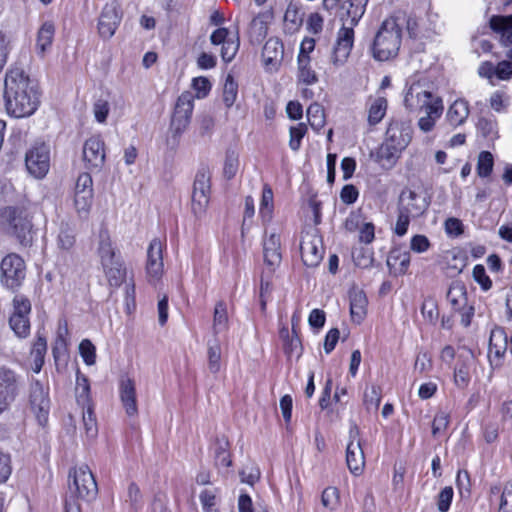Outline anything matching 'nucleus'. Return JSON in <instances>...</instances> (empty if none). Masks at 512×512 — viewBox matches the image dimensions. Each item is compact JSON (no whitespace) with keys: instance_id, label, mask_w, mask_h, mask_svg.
<instances>
[{"instance_id":"69168bd1","label":"nucleus","mask_w":512,"mask_h":512,"mask_svg":"<svg viewBox=\"0 0 512 512\" xmlns=\"http://www.w3.org/2000/svg\"><path fill=\"white\" fill-rule=\"evenodd\" d=\"M499 512H512V482L506 483L499 498Z\"/></svg>"},{"instance_id":"6e6552de","label":"nucleus","mask_w":512,"mask_h":512,"mask_svg":"<svg viewBox=\"0 0 512 512\" xmlns=\"http://www.w3.org/2000/svg\"><path fill=\"white\" fill-rule=\"evenodd\" d=\"M194 109V96L189 91H184L177 99L171 118L167 145L174 149L179 145L181 136L187 130Z\"/></svg>"},{"instance_id":"4be33fe9","label":"nucleus","mask_w":512,"mask_h":512,"mask_svg":"<svg viewBox=\"0 0 512 512\" xmlns=\"http://www.w3.org/2000/svg\"><path fill=\"white\" fill-rule=\"evenodd\" d=\"M145 269L150 283H156L163 275V243L157 238L149 244Z\"/></svg>"},{"instance_id":"6ab92c4d","label":"nucleus","mask_w":512,"mask_h":512,"mask_svg":"<svg viewBox=\"0 0 512 512\" xmlns=\"http://www.w3.org/2000/svg\"><path fill=\"white\" fill-rule=\"evenodd\" d=\"M210 41L213 45H221V57L226 63L231 62L240 47L238 31L232 33L227 28H218L210 35Z\"/></svg>"},{"instance_id":"864d4df0","label":"nucleus","mask_w":512,"mask_h":512,"mask_svg":"<svg viewBox=\"0 0 512 512\" xmlns=\"http://www.w3.org/2000/svg\"><path fill=\"white\" fill-rule=\"evenodd\" d=\"M471 380L470 370L466 363H458L454 370V383L458 388H466Z\"/></svg>"},{"instance_id":"4d7b16f0","label":"nucleus","mask_w":512,"mask_h":512,"mask_svg":"<svg viewBox=\"0 0 512 512\" xmlns=\"http://www.w3.org/2000/svg\"><path fill=\"white\" fill-rule=\"evenodd\" d=\"M79 353L86 365L91 366L96 362V348L93 343L84 339L79 345Z\"/></svg>"},{"instance_id":"603ef678","label":"nucleus","mask_w":512,"mask_h":512,"mask_svg":"<svg viewBox=\"0 0 512 512\" xmlns=\"http://www.w3.org/2000/svg\"><path fill=\"white\" fill-rule=\"evenodd\" d=\"M477 128L481 134L488 139H494L497 137V122L492 117H481L477 123Z\"/></svg>"},{"instance_id":"09e8293b","label":"nucleus","mask_w":512,"mask_h":512,"mask_svg":"<svg viewBox=\"0 0 512 512\" xmlns=\"http://www.w3.org/2000/svg\"><path fill=\"white\" fill-rule=\"evenodd\" d=\"M381 402V390L378 386L372 385L364 391V404L367 410H377Z\"/></svg>"},{"instance_id":"39448f33","label":"nucleus","mask_w":512,"mask_h":512,"mask_svg":"<svg viewBox=\"0 0 512 512\" xmlns=\"http://www.w3.org/2000/svg\"><path fill=\"white\" fill-rule=\"evenodd\" d=\"M69 477L72 479L69 482L71 495L65 500V512H81L80 504L74 497L82 499L94 497L97 492V483L86 465L74 468Z\"/></svg>"},{"instance_id":"13d9d810","label":"nucleus","mask_w":512,"mask_h":512,"mask_svg":"<svg viewBox=\"0 0 512 512\" xmlns=\"http://www.w3.org/2000/svg\"><path fill=\"white\" fill-rule=\"evenodd\" d=\"M339 491L335 487H327L323 490L321 495L322 505L330 510H334L339 505Z\"/></svg>"},{"instance_id":"b1692460","label":"nucleus","mask_w":512,"mask_h":512,"mask_svg":"<svg viewBox=\"0 0 512 512\" xmlns=\"http://www.w3.org/2000/svg\"><path fill=\"white\" fill-rule=\"evenodd\" d=\"M284 45L277 37L269 38L262 50V63L266 72H277L283 62Z\"/></svg>"},{"instance_id":"37998d69","label":"nucleus","mask_w":512,"mask_h":512,"mask_svg":"<svg viewBox=\"0 0 512 512\" xmlns=\"http://www.w3.org/2000/svg\"><path fill=\"white\" fill-rule=\"evenodd\" d=\"M307 119L315 131L321 130L325 125V114L323 107L318 103L311 104L307 109Z\"/></svg>"},{"instance_id":"6e6d98bb","label":"nucleus","mask_w":512,"mask_h":512,"mask_svg":"<svg viewBox=\"0 0 512 512\" xmlns=\"http://www.w3.org/2000/svg\"><path fill=\"white\" fill-rule=\"evenodd\" d=\"M13 471L11 454L0 450V485L6 483Z\"/></svg>"},{"instance_id":"680f3d73","label":"nucleus","mask_w":512,"mask_h":512,"mask_svg":"<svg viewBox=\"0 0 512 512\" xmlns=\"http://www.w3.org/2000/svg\"><path fill=\"white\" fill-rule=\"evenodd\" d=\"M110 112V104L105 99H98L93 104V115L95 117V120L100 123L104 124L107 120V117Z\"/></svg>"},{"instance_id":"ea45409f","label":"nucleus","mask_w":512,"mask_h":512,"mask_svg":"<svg viewBox=\"0 0 512 512\" xmlns=\"http://www.w3.org/2000/svg\"><path fill=\"white\" fill-rule=\"evenodd\" d=\"M75 392L78 404L83 408L90 406V384L88 378L79 372L76 377Z\"/></svg>"},{"instance_id":"f3484780","label":"nucleus","mask_w":512,"mask_h":512,"mask_svg":"<svg viewBox=\"0 0 512 512\" xmlns=\"http://www.w3.org/2000/svg\"><path fill=\"white\" fill-rule=\"evenodd\" d=\"M29 403L39 424L45 425L50 411V398L48 388L44 387L38 380L31 384Z\"/></svg>"},{"instance_id":"bf43d9fd","label":"nucleus","mask_w":512,"mask_h":512,"mask_svg":"<svg viewBox=\"0 0 512 512\" xmlns=\"http://www.w3.org/2000/svg\"><path fill=\"white\" fill-rule=\"evenodd\" d=\"M200 503L204 512H218L216 509V493L210 489H204L199 495Z\"/></svg>"},{"instance_id":"4468645a","label":"nucleus","mask_w":512,"mask_h":512,"mask_svg":"<svg viewBox=\"0 0 512 512\" xmlns=\"http://www.w3.org/2000/svg\"><path fill=\"white\" fill-rule=\"evenodd\" d=\"M451 307L460 314L461 324L468 327L474 316V307L469 304L467 291L462 283H453L447 293Z\"/></svg>"},{"instance_id":"a211bd4d","label":"nucleus","mask_w":512,"mask_h":512,"mask_svg":"<svg viewBox=\"0 0 512 512\" xmlns=\"http://www.w3.org/2000/svg\"><path fill=\"white\" fill-rule=\"evenodd\" d=\"M346 463L350 472L354 475H360L364 470L365 456L359 439V429L356 425L351 426L349 430Z\"/></svg>"},{"instance_id":"338daca9","label":"nucleus","mask_w":512,"mask_h":512,"mask_svg":"<svg viewBox=\"0 0 512 512\" xmlns=\"http://www.w3.org/2000/svg\"><path fill=\"white\" fill-rule=\"evenodd\" d=\"M324 26V18L318 12H313L308 15L306 21V29L313 35H318L322 32Z\"/></svg>"},{"instance_id":"4c0bfd02","label":"nucleus","mask_w":512,"mask_h":512,"mask_svg":"<svg viewBox=\"0 0 512 512\" xmlns=\"http://www.w3.org/2000/svg\"><path fill=\"white\" fill-rule=\"evenodd\" d=\"M47 352L46 338L40 334L37 335L31 349V357L33 358L32 369L35 373H39L44 364V358Z\"/></svg>"},{"instance_id":"a18cd8bd","label":"nucleus","mask_w":512,"mask_h":512,"mask_svg":"<svg viewBox=\"0 0 512 512\" xmlns=\"http://www.w3.org/2000/svg\"><path fill=\"white\" fill-rule=\"evenodd\" d=\"M239 169V153L235 150H227L224 159L223 173L226 178H233Z\"/></svg>"},{"instance_id":"20e7f679","label":"nucleus","mask_w":512,"mask_h":512,"mask_svg":"<svg viewBox=\"0 0 512 512\" xmlns=\"http://www.w3.org/2000/svg\"><path fill=\"white\" fill-rule=\"evenodd\" d=\"M274 194L272 188L265 184L262 189V196L259 204V216L262 223L267 227L273 218ZM263 257L266 266L274 271L282 261L280 234L275 230L265 229L263 238Z\"/></svg>"},{"instance_id":"72a5a7b5","label":"nucleus","mask_w":512,"mask_h":512,"mask_svg":"<svg viewBox=\"0 0 512 512\" xmlns=\"http://www.w3.org/2000/svg\"><path fill=\"white\" fill-rule=\"evenodd\" d=\"M229 328L227 305L224 301L216 303L213 314L212 331L214 336L226 332Z\"/></svg>"},{"instance_id":"ddd939ff","label":"nucleus","mask_w":512,"mask_h":512,"mask_svg":"<svg viewBox=\"0 0 512 512\" xmlns=\"http://www.w3.org/2000/svg\"><path fill=\"white\" fill-rule=\"evenodd\" d=\"M210 177L205 172L196 175L192 193L191 210L193 215L201 220L206 216L210 202Z\"/></svg>"},{"instance_id":"a19ab883","label":"nucleus","mask_w":512,"mask_h":512,"mask_svg":"<svg viewBox=\"0 0 512 512\" xmlns=\"http://www.w3.org/2000/svg\"><path fill=\"white\" fill-rule=\"evenodd\" d=\"M69 330L65 319L58 322L55 344L53 346V355L57 358L58 353L65 351L68 345Z\"/></svg>"},{"instance_id":"a878e982","label":"nucleus","mask_w":512,"mask_h":512,"mask_svg":"<svg viewBox=\"0 0 512 512\" xmlns=\"http://www.w3.org/2000/svg\"><path fill=\"white\" fill-rule=\"evenodd\" d=\"M119 397L122 406L128 416H136L138 413L136 384L129 377H122L119 382Z\"/></svg>"},{"instance_id":"e433bc0d","label":"nucleus","mask_w":512,"mask_h":512,"mask_svg":"<svg viewBox=\"0 0 512 512\" xmlns=\"http://www.w3.org/2000/svg\"><path fill=\"white\" fill-rule=\"evenodd\" d=\"M279 335L283 342V348L285 353L289 357H299L301 354L302 346L301 341L299 337L295 334V332L293 331V333L290 334L289 329L287 327H283L280 329Z\"/></svg>"},{"instance_id":"de8ad7c7","label":"nucleus","mask_w":512,"mask_h":512,"mask_svg":"<svg viewBox=\"0 0 512 512\" xmlns=\"http://www.w3.org/2000/svg\"><path fill=\"white\" fill-rule=\"evenodd\" d=\"M31 312V303L23 295H16L13 299V312L10 318L29 317Z\"/></svg>"},{"instance_id":"c03bdc74","label":"nucleus","mask_w":512,"mask_h":512,"mask_svg":"<svg viewBox=\"0 0 512 512\" xmlns=\"http://www.w3.org/2000/svg\"><path fill=\"white\" fill-rule=\"evenodd\" d=\"M238 95V84L232 75H227L223 86L222 100L227 108L233 106Z\"/></svg>"},{"instance_id":"7ed1b4c3","label":"nucleus","mask_w":512,"mask_h":512,"mask_svg":"<svg viewBox=\"0 0 512 512\" xmlns=\"http://www.w3.org/2000/svg\"><path fill=\"white\" fill-rule=\"evenodd\" d=\"M368 0H347L341 7L339 17L343 26L338 31L336 44L331 55V63L335 68L342 67L348 60L353 43L354 30L365 13Z\"/></svg>"},{"instance_id":"f704fd0d","label":"nucleus","mask_w":512,"mask_h":512,"mask_svg":"<svg viewBox=\"0 0 512 512\" xmlns=\"http://www.w3.org/2000/svg\"><path fill=\"white\" fill-rule=\"evenodd\" d=\"M367 298L363 291L354 290L350 293V313L352 319L360 323L366 315Z\"/></svg>"},{"instance_id":"774afa93","label":"nucleus","mask_w":512,"mask_h":512,"mask_svg":"<svg viewBox=\"0 0 512 512\" xmlns=\"http://www.w3.org/2000/svg\"><path fill=\"white\" fill-rule=\"evenodd\" d=\"M444 229L448 237L457 238L463 234L464 225L460 219L450 217L446 219L444 223Z\"/></svg>"},{"instance_id":"aec40b11","label":"nucleus","mask_w":512,"mask_h":512,"mask_svg":"<svg viewBox=\"0 0 512 512\" xmlns=\"http://www.w3.org/2000/svg\"><path fill=\"white\" fill-rule=\"evenodd\" d=\"M428 206L429 201L423 192L405 189L400 194L398 211H401L413 218L422 216Z\"/></svg>"},{"instance_id":"9d476101","label":"nucleus","mask_w":512,"mask_h":512,"mask_svg":"<svg viewBox=\"0 0 512 512\" xmlns=\"http://www.w3.org/2000/svg\"><path fill=\"white\" fill-rule=\"evenodd\" d=\"M28 173L36 179H43L50 169V147L45 143L34 144L25 156Z\"/></svg>"},{"instance_id":"f03ea898","label":"nucleus","mask_w":512,"mask_h":512,"mask_svg":"<svg viewBox=\"0 0 512 512\" xmlns=\"http://www.w3.org/2000/svg\"><path fill=\"white\" fill-rule=\"evenodd\" d=\"M404 105L410 111L424 112L417 121L418 128L424 133L433 131L444 111L442 98L432 91L425 79L410 84L404 96Z\"/></svg>"},{"instance_id":"2f4dec72","label":"nucleus","mask_w":512,"mask_h":512,"mask_svg":"<svg viewBox=\"0 0 512 512\" xmlns=\"http://www.w3.org/2000/svg\"><path fill=\"white\" fill-rule=\"evenodd\" d=\"M102 269L111 287H119L126 278V268L121 258L112 261L111 264L102 265Z\"/></svg>"},{"instance_id":"f8f14e48","label":"nucleus","mask_w":512,"mask_h":512,"mask_svg":"<svg viewBox=\"0 0 512 512\" xmlns=\"http://www.w3.org/2000/svg\"><path fill=\"white\" fill-rule=\"evenodd\" d=\"M1 282L8 289H16L25 278L24 260L15 253L6 255L1 261Z\"/></svg>"},{"instance_id":"423d86ee","label":"nucleus","mask_w":512,"mask_h":512,"mask_svg":"<svg viewBox=\"0 0 512 512\" xmlns=\"http://www.w3.org/2000/svg\"><path fill=\"white\" fill-rule=\"evenodd\" d=\"M411 137L409 125L400 121H392L387 128L385 139L379 148V159L386 161L389 166H393L401 152L410 143Z\"/></svg>"},{"instance_id":"9b49d317","label":"nucleus","mask_w":512,"mask_h":512,"mask_svg":"<svg viewBox=\"0 0 512 512\" xmlns=\"http://www.w3.org/2000/svg\"><path fill=\"white\" fill-rule=\"evenodd\" d=\"M93 180L89 173H81L76 180L73 205L79 217H87L93 202Z\"/></svg>"},{"instance_id":"79ce46f5","label":"nucleus","mask_w":512,"mask_h":512,"mask_svg":"<svg viewBox=\"0 0 512 512\" xmlns=\"http://www.w3.org/2000/svg\"><path fill=\"white\" fill-rule=\"evenodd\" d=\"M208 368L216 374L221 369V345L218 339L208 343Z\"/></svg>"},{"instance_id":"dca6fc26","label":"nucleus","mask_w":512,"mask_h":512,"mask_svg":"<svg viewBox=\"0 0 512 512\" xmlns=\"http://www.w3.org/2000/svg\"><path fill=\"white\" fill-rule=\"evenodd\" d=\"M300 249L306 266L316 267L321 263L325 250L322 238L316 231L307 232L302 236Z\"/></svg>"},{"instance_id":"3c124183","label":"nucleus","mask_w":512,"mask_h":512,"mask_svg":"<svg viewBox=\"0 0 512 512\" xmlns=\"http://www.w3.org/2000/svg\"><path fill=\"white\" fill-rule=\"evenodd\" d=\"M86 408V411L83 412V424L87 438L92 440L98 434V427L91 406Z\"/></svg>"},{"instance_id":"bb28decb","label":"nucleus","mask_w":512,"mask_h":512,"mask_svg":"<svg viewBox=\"0 0 512 512\" xmlns=\"http://www.w3.org/2000/svg\"><path fill=\"white\" fill-rule=\"evenodd\" d=\"M470 115V104L464 98H457L447 108L445 121L452 128H457L466 123Z\"/></svg>"},{"instance_id":"cd10ccee","label":"nucleus","mask_w":512,"mask_h":512,"mask_svg":"<svg viewBox=\"0 0 512 512\" xmlns=\"http://www.w3.org/2000/svg\"><path fill=\"white\" fill-rule=\"evenodd\" d=\"M97 255L100 259L101 266L104 264H111L112 261L120 258V256L116 255V250L107 228H102L99 231Z\"/></svg>"},{"instance_id":"7c9ffc66","label":"nucleus","mask_w":512,"mask_h":512,"mask_svg":"<svg viewBox=\"0 0 512 512\" xmlns=\"http://www.w3.org/2000/svg\"><path fill=\"white\" fill-rule=\"evenodd\" d=\"M76 242L74 227L67 221H60L56 233V246L62 252L70 251Z\"/></svg>"},{"instance_id":"5701e85b","label":"nucleus","mask_w":512,"mask_h":512,"mask_svg":"<svg viewBox=\"0 0 512 512\" xmlns=\"http://www.w3.org/2000/svg\"><path fill=\"white\" fill-rule=\"evenodd\" d=\"M121 21L119 5L114 2H108L103 7L98 21V32L103 39H110L118 28Z\"/></svg>"},{"instance_id":"e2e57ef3","label":"nucleus","mask_w":512,"mask_h":512,"mask_svg":"<svg viewBox=\"0 0 512 512\" xmlns=\"http://www.w3.org/2000/svg\"><path fill=\"white\" fill-rule=\"evenodd\" d=\"M241 481L243 483L254 485L260 478V470L259 468L253 464L249 463L243 467L240 472Z\"/></svg>"},{"instance_id":"412c9836","label":"nucleus","mask_w":512,"mask_h":512,"mask_svg":"<svg viewBox=\"0 0 512 512\" xmlns=\"http://www.w3.org/2000/svg\"><path fill=\"white\" fill-rule=\"evenodd\" d=\"M19 392V377L6 367H0V414L15 400Z\"/></svg>"},{"instance_id":"2eb2a0df","label":"nucleus","mask_w":512,"mask_h":512,"mask_svg":"<svg viewBox=\"0 0 512 512\" xmlns=\"http://www.w3.org/2000/svg\"><path fill=\"white\" fill-rule=\"evenodd\" d=\"M106 159L104 140L100 135H92L83 144L82 160L89 170H100Z\"/></svg>"},{"instance_id":"473e14b6","label":"nucleus","mask_w":512,"mask_h":512,"mask_svg":"<svg viewBox=\"0 0 512 512\" xmlns=\"http://www.w3.org/2000/svg\"><path fill=\"white\" fill-rule=\"evenodd\" d=\"M387 106L386 97L380 95L370 97L367 102L368 123L370 125L380 123L386 115Z\"/></svg>"},{"instance_id":"c9c22d12","label":"nucleus","mask_w":512,"mask_h":512,"mask_svg":"<svg viewBox=\"0 0 512 512\" xmlns=\"http://www.w3.org/2000/svg\"><path fill=\"white\" fill-rule=\"evenodd\" d=\"M303 23V14L301 8L295 4L290 3L284 14V27L288 33L297 32Z\"/></svg>"},{"instance_id":"393cba45","label":"nucleus","mask_w":512,"mask_h":512,"mask_svg":"<svg viewBox=\"0 0 512 512\" xmlns=\"http://www.w3.org/2000/svg\"><path fill=\"white\" fill-rule=\"evenodd\" d=\"M508 349V337L505 330L495 327L490 332L488 357L492 365L498 366Z\"/></svg>"},{"instance_id":"8fccbe9b","label":"nucleus","mask_w":512,"mask_h":512,"mask_svg":"<svg viewBox=\"0 0 512 512\" xmlns=\"http://www.w3.org/2000/svg\"><path fill=\"white\" fill-rule=\"evenodd\" d=\"M9 325L19 338H26L30 334L29 317L9 318Z\"/></svg>"},{"instance_id":"0e129e2a","label":"nucleus","mask_w":512,"mask_h":512,"mask_svg":"<svg viewBox=\"0 0 512 512\" xmlns=\"http://www.w3.org/2000/svg\"><path fill=\"white\" fill-rule=\"evenodd\" d=\"M454 492L450 486L444 487L437 496V508L440 512H447L450 509Z\"/></svg>"},{"instance_id":"0eeeda50","label":"nucleus","mask_w":512,"mask_h":512,"mask_svg":"<svg viewBox=\"0 0 512 512\" xmlns=\"http://www.w3.org/2000/svg\"><path fill=\"white\" fill-rule=\"evenodd\" d=\"M402 29L396 19L388 18L380 26L373 43V55L379 61L394 58L400 49Z\"/></svg>"},{"instance_id":"f257e3e1","label":"nucleus","mask_w":512,"mask_h":512,"mask_svg":"<svg viewBox=\"0 0 512 512\" xmlns=\"http://www.w3.org/2000/svg\"><path fill=\"white\" fill-rule=\"evenodd\" d=\"M3 99L6 113L16 119L34 115L41 103L37 83L19 67L7 70Z\"/></svg>"},{"instance_id":"5fc2aeb1","label":"nucleus","mask_w":512,"mask_h":512,"mask_svg":"<svg viewBox=\"0 0 512 512\" xmlns=\"http://www.w3.org/2000/svg\"><path fill=\"white\" fill-rule=\"evenodd\" d=\"M191 86L196 93L194 98L197 99H203L207 97L212 88L211 82L204 76L193 78Z\"/></svg>"},{"instance_id":"052dcab7","label":"nucleus","mask_w":512,"mask_h":512,"mask_svg":"<svg viewBox=\"0 0 512 512\" xmlns=\"http://www.w3.org/2000/svg\"><path fill=\"white\" fill-rule=\"evenodd\" d=\"M307 132V127L304 123H299L290 128V141L289 146L292 150L297 151L300 148L301 140Z\"/></svg>"},{"instance_id":"1a4fd4ad","label":"nucleus","mask_w":512,"mask_h":512,"mask_svg":"<svg viewBox=\"0 0 512 512\" xmlns=\"http://www.w3.org/2000/svg\"><path fill=\"white\" fill-rule=\"evenodd\" d=\"M0 229L14 236L22 245H28L32 240V224L23 209L5 207L0 210Z\"/></svg>"},{"instance_id":"49530a36","label":"nucleus","mask_w":512,"mask_h":512,"mask_svg":"<svg viewBox=\"0 0 512 512\" xmlns=\"http://www.w3.org/2000/svg\"><path fill=\"white\" fill-rule=\"evenodd\" d=\"M494 158L488 151H482L478 156L477 174L479 177H488L493 170Z\"/></svg>"},{"instance_id":"58836bf2","label":"nucleus","mask_w":512,"mask_h":512,"mask_svg":"<svg viewBox=\"0 0 512 512\" xmlns=\"http://www.w3.org/2000/svg\"><path fill=\"white\" fill-rule=\"evenodd\" d=\"M297 80L305 85H313L318 82V76L312 68L311 60L297 61Z\"/></svg>"},{"instance_id":"c756f323","label":"nucleus","mask_w":512,"mask_h":512,"mask_svg":"<svg viewBox=\"0 0 512 512\" xmlns=\"http://www.w3.org/2000/svg\"><path fill=\"white\" fill-rule=\"evenodd\" d=\"M54 35V23L52 21H45L37 31L35 50L38 56L44 57L51 49Z\"/></svg>"},{"instance_id":"c85d7f7f","label":"nucleus","mask_w":512,"mask_h":512,"mask_svg":"<svg viewBox=\"0 0 512 512\" xmlns=\"http://www.w3.org/2000/svg\"><path fill=\"white\" fill-rule=\"evenodd\" d=\"M410 252L401 249H392L387 257V266L394 276L405 275L410 266Z\"/></svg>"}]
</instances>
